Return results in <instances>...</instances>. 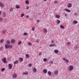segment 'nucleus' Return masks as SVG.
I'll return each instance as SVG.
<instances>
[{"instance_id": "36", "label": "nucleus", "mask_w": 79, "mask_h": 79, "mask_svg": "<svg viewBox=\"0 0 79 79\" xmlns=\"http://www.w3.org/2000/svg\"><path fill=\"white\" fill-rule=\"evenodd\" d=\"M44 32H47V29H46V28H44Z\"/></svg>"}, {"instance_id": "44", "label": "nucleus", "mask_w": 79, "mask_h": 79, "mask_svg": "<svg viewBox=\"0 0 79 79\" xmlns=\"http://www.w3.org/2000/svg\"><path fill=\"white\" fill-rule=\"evenodd\" d=\"M34 28H35L34 27H32V31H34Z\"/></svg>"}, {"instance_id": "45", "label": "nucleus", "mask_w": 79, "mask_h": 79, "mask_svg": "<svg viewBox=\"0 0 79 79\" xmlns=\"http://www.w3.org/2000/svg\"><path fill=\"white\" fill-rule=\"evenodd\" d=\"M54 2H55V3H57L58 1H55Z\"/></svg>"}, {"instance_id": "48", "label": "nucleus", "mask_w": 79, "mask_h": 79, "mask_svg": "<svg viewBox=\"0 0 79 79\" xmlns=\"http://www.w3.org/2000/svg\"><path fill=\"white\" fill-rule=\"evenodd\" d=\"M29 6H27V10L29 9Z\"/></svg>"}, {"instance_id": "2", "label": "nucleus", "mask_w": 79, "mask_h": 79, "mask_svg": "<svg viewBox=\"0 0 79 79\" xmlns=\"http://www.w3.org/2000/svg\"><path fill=\"white\" fill-rule=\"evenodd\" d=\"M2 60H3V62L4 63H6L7 62H6V58L4 57L2 59Z\"/></svg>"}, {"instance_id": "52", "label": "nucleus", "mask_w": 79, "mask_h": 79, "mask_svg": "<svg viewBox=\"0 0 79 79\" xmlns=\"http://www.w3.org/2000/svg\"><path fill=\"white\" fill-rule=\"evenodd\" d=\"M65 16H66V17H67V14H65Z\"/></svg>"}, {"instance_id": "28", "label": "nucleus", "mask_w": 79, "mask_h": 79, "mask_svg": "<svg viewBox=\"0 0 79 79\" xmlns=\"http://www.w3.org/2000/svg\"><path fill=\"white\" fill-rule=\"evenodd\" d=\"M22 43V41H19L18 43V44L19 45H21V43Z\"/></svg>"}, {"instance_id": "40", "label": "nucleus", "mask_w": 79, "mask_h": 79, "mask_svg": "<svg viewBox=\"0 0 79 79\" xmlns=\"http://www.w3.org/2000/svg\"><path fill=\"white\" fill-rule=\"evenodd\" d=\"M29 67H31V66H32V64H30L29 65Z\"/></svg>"}, {"instance_id": "33", "label": "nucleus", "mask_w": 79, "mask_h": 79, "mask_svg": "<svg viewBox=\"0 0 79 79\" xmlns=\"http://www.w3.org/2000/svg\"><path fill=\"white\" fill-rule=\"evenodd\" d=\"M65 61L66 63H69V60L68 59H66Z\"/></svg>"}, {"instance_id": "46", "label": "nucleus", "mask_w": 79, "mask_h": 79, "mask_svg": "<svg viewBox=\"0 0 79 79\" xmlns=\"http://www.w3.org/2000/svg\"><path fill=\"white\" fill-rule=\"evenodd\" d=\"M28 44L29 45H32V44H31V43H29Z\"/></svg>"}, {"instance_id": "15", "label": "nucleus", "mask_w": 79, "mask_h": 79, "mask_svg": "<svg viewBox=\"0 0 79 79\" xmlns=\"http://www.w3.org/2000/svg\"><path fill=\"white\" fill-rule=\"evenodd\" d=\"M52 74V73L51 72L49 71L48 72V74L49 75V76H51V74Z\"/></svg>"}, {"instance_id": "47", "label": "nucleus", "mask_w": 79, "mask_h": 79, "mask_svg": "<svg viewBox=\"0 0 79 79\" xmlns=\"http://www.w3.org/2000/svg\"><path fill=\"white\" fill-rule=\"evenodd\" d=\"M39 40H36V42L37 43H39Z\"/></svg>"}, {"instance_id": "18", "label": "nucleus", "mask_w": 79, "mask_h": 79, "mask_svg": "<svg viewBox=\"0 0 79 79\" xmlns=\"http://www.w3.org/2000/svg\"><path fill=\"white\" fill-rule=\"evenodd\" d=\"M16 8H17V9H18V8H20V6H19L18 5H16Z\"/></svg>"}, {"instance_id": "27", "label": "nucleus", "mask_w": 79, "mask_h": 79, "mask_svg": "<svg viewBox=\"0 0 79 79\" xmlns=\"http://www.w3.org/2000/svg\"><path fill=\"white\" fill-rule=\"evenodd\" d=\"M3 17H5V16H6V14H5V12H3Z\"/></svg>"}, {"instance_id": "4", "label": "nucleus", "mask_w": 79, "mask_h": 79, "mask_svg": "<svg viewBox=\"0 0 79 79\" xmlns=\"http://www.w3.org/2000/svg\"><path fill=\"white\" fill-rule=\"evenodd\" d=\"M68 8H71L72 6V4L71 3H69L67 5Z\"/></svg>"}, {"instance_id": "55", "label": "nucleus", "mask_w": 79, "mask_h": 79, "mask_svg": "<svg viewBox=\"0 0 79 79\" xmlns=\"http://www.w3.org/2000/svg\"><path fill=\"white\" fill-rule=\"evenodd\" d=\"M29 17V16L27 15L26 16V18H28Z\"/></svg>"}, {"instance_id": "37", "label": "nucleus", "mask_w": 79, "mask_h": 79, "mask_svg": "<svg viewBox=\"0 0 79 79\" xmlns=\"http://www.w3.org/2000/svg\"><path fill=\"white\" fill-rule=\"evenodd\" d=\"M74 48L75 50H77V46H75V47H74Z\"/></svg>"}, {"instance_id": "13", "label": "nucleus", "mask_w": 79, "mask_h": 79, "mask_svg": "<svg viewBox=\"0 0 79 79\" xmlns=\"http://www.w3.org/2000/svg\"><path fill=\"white\" fill-rule=\"evenodd\" d=\"M43 72H44V73L46 74V73H47V69H44V70L43 71Z\"/></svg>"}, {"instance_id": "39", "label": "nucleus", "mask_w": 79, "mask_h": 79, "mask_svg": "<svg viewBox=\"0 0 79 79\" xmlns=\"http://www.w3.org/2000/svg\"><path fill=\"white\" fill-rule=\"evenodd\" d=\"M24 35H27V33L26 32H25L24 33Z\"/></svg>"}, {"instance_id": "24", "label": "nucleus", "mask_w": 79, "mask_h": 79, "mask_svg": "<svg viewBox=\"0 0 79 79\" xmlns=\"http://www.w3.org/2000/svg\"><path fill=\"white\" fill-rule=\"evenodd\" d=\"M73 23H74V24H77V21H76V20H74L73 21Z\"/></svg>"}, {"instance_id": "3", "label": "nucleus", "mask_w": 79, "mask_h": 79, "mask_svg": "<svg viewBox=\"0 0 79 79\" xmlns=\"http://www.w3.org/2000/svg\"><path fill=\"white\" fill-rule=\"evenodd\" d=\"M10 46L11 47V45H8V44H6L5 46V47L6 48H10Z\"/></svg>"}, {"instance_id": "54", "label": "nucleus", "mask_w": 79, "mask_h": 79, "mask_svg": "<svg viewBox=\"0 0 79 79\" xmlns=\"http://www.w3.org/2000/svg\"><path fill=\"white\" fill-rule=\"evenodd\" d=\"M63 60H64L65 61V60H66L65 58H63Z\"/></svg>"}, {"instance_id": "6", "label": "nucleus", "mask_w": 79, "mask_h": 79, "mask_svg": "<svg viewBox=\"0 0 79 79\" xmlns=\"http://www.w3.org/2000/svg\"><path fill=\"white\" fill-rule=\"evenodd\" d=\"M11 42L12 44H15V39H13L11 40Z\"/></svg>"}, {"instance_id": "30", "label": "nucleus", "mask_w": 79, "mask_h": 79, "mask_svg": "<svg viewBox=\"0 0 79 79\" xmlns=\"http://www.w3.org/2000/svg\"><path fill=\"white\" fill-rule=\"evenodd\" d=\"M60 27L61 28V29H64V27H63L62 25H61L60 26Z\"/></svg>"}, {"instance_id": "50", "label": "nucleus", "mask_w": 79, "mask_h": 79, "mask_svg": "<svg viewBox=\"0 0 79 79\" xmlns=\"http://www.w3.org/2000/svg\"><path fill=\"white\" fill-rule=\"evenodd\" d=\"M11 45V46H9V48H11V46H12V45Z\"/></svg>"}, {"instance_id": "35", "label": "nucleus", "mask_w": 79, "mask_h": 79, "mask_svg": "<svg viewBox=\"0 0 79 79\" xmlns=\"http://www.w3.org/2000/svg\"><path fill=\"white\" fill-rule=\"evenodd\" d=\"M5 70V68H2L1 69L2 71H4Z\"/></svg>"}, {"instance_id": "58", "label": "nucleus", "mask_w": 79, "mask_h": 79, "mask_svg": "<svg viewBox=\"0 0 79 79\" xmlns=\"http://www.w3.org/2000/svg\"><path fill=\"white\" fill-rule=\"evenodd\" d=\"M44 0V1H47V0Z\"/></svg>"}, {"instance_id": "26", "label": "nucleus", "mask_w": 79, "mask_h": 79, "mask_svg": "<svg viewBox=\"0 0 79 79\" xmlns=\"http://www.w3.org/2000/svg\"><path fill=\"white\" fill-rule=\"evenodd\" d=\"M43 61L44 62H46V61H47V59L46 58H45L43 60Z\"/></svg>"}, {"instance_id": "31", "label": "nucleus", "mask_w": 79, "mask_h": 79, "mask_svg": "<svg viewBox=\"0 0 79 79\" xmlns=\"http://www.w3.org/2000/svg\"><path fill=\"white\" fill-rule=\"evenodd\" d=\"M26 58H29V56L28 54H27L26 55Z\"/></svg>"}, {"instance_id": "8", "label": "nucleus", "mask_w": 79, "mask_h": 79, "mask_svg": "<svg viewBox=\"0 0 79 79\" xmlns=\"http://www.w3.org/2000/svg\"><path fill=\"white\" fill-rule=\"evenodd\" d=\"M56 45L55 44H51L49 45V47H56Z\"/></svg>"}, {"instance_id": "43", "label": "nucleus", "mask_w": 79, "mask_h": 79, "mask_svg": "<svg viewBox=\"0 0 79 79\" xmlns=\"http://www.w3.org/2000/svg\"><path fill=\"white\" fill-rule=\"evenodd\" d=\"M42 52H40L39 53V55L40 56L42 55Z\"/></svg>"}, {"instance_id": "16", "label": "nucleus", "mask_w": 79, "mask_h": 79, "mask_svg": "<svg viewBox=\"0 0 79 79\" xmlns=\"http://www.w3.org/2000/svg\"><path fill=\"white\" fill-rule=\"evenodd\" d=\"M3 48L2 46H1L0 48V51H3Z\"/></svg>"}, {"instance_id": "41", "label": "nucleus", "mask_w": 79, "mask_h": 79, "mask_svg": "<svg viewBox=\"0 0 79 79\" xmlns=\"http://www.w3.org/2000/svg\"><path fill=\"white\" fill-rule=\"evenodd\" d=\"M69 44L70 45V44H71V42H68L67 43V45H69Z\"/></svg>"}, {"instance_id": "57", "label": "nucleus", "mask_w": 79, "mask_h": 79, "mask_svg": "<svg viewBox=\"0 0 79 79\" xmlns=\"http://www.w3.org/2000/svg\"><path fill=\"white\" fill-rule=\"evenodd\" d=\"M53 42H54L53 41H52V43H53Z\"/></svg>"}, {"instance_id": "10", "label": "nucleus", "mask_w": 79, "mask_h": 79, "mask_svg": "<svg viewBox=\"0 0 79 79\" xmlns=\"http://www.w3.org/2000/svg\"><path fill=\"white\" fill-rule=\"evenodd\" d=\"M64 10L66 11H67V12H71V10H69V9H64Z\"/></svg>"}, {"instance_id": "17", "label": "nucleus", "mask_w": 79, "mask_h": 79, "mask_svg": "<svg viewBox=\"0 0 79 79\" xmlns=\"http://www.w3.org/2000/svg\"><path fill=\"white\" fill-rule=\"evenodd\" d=\"M54 52L55 53H57L59 51L58 50H55L54 51Z\"/></svg>"}, {"instance_id": "42", "label": "nucleus", "mask_w": 79, "mask_h": 79, "mask_svg": "<svg viewBox=\"0 0 79 79\" xmlns=\"http://www.w3.org/2000/svg\"><path fill=\"white\" fill-rule=\"evenodd\" d=\"M3 41V39L1 40H0V42L2 43Z\"/></svg>"}, {"instance_id": "53", "label": "nucleus", "mask_w": 79, "mask_h": 79, "mask_svg": "<svg viewBox=\"0 0 79 79\" xmlns=\"http://www.w3.org/2000/svg\"><path fill=\"white\" fill-rule=\"evenodd\" d=\"M37 22L38 23H39V20H37Z\"/></svg>"}, {"instance_id": "22", "label": "nucleus", "mask_w": 79, "mask_h": 79, "mask_svg": "<svg viewBox=\"0 0 79 79\" xmlns=\"http://www.w3.org/2000/svg\"><path fill=\"white\" fill-rule=\"evenodd\" d=\"M23 74H25V75H28V72H26L23 73Z\"/></svg>"}, {"instance_id": "14", "label": "nucleus", "mask_w": 79, "mask_h": 79, "mask_svg": "<svg viewBox=\"0 0 79 79\" xmlns=\"http://www.w3.org/2000/svg\"><path fill=\"white\" fill-rule=\"evenodd\" d=\"M0 6H1V7H2V6H4V4H3V3L0 2Z\"/></svg>"}, {"instance_id": "23", "label": "nucleus", "mask_w": 79, "mask_h": 79, "mask_svg": "<svg viewBox=\"0 0 79 79\" xmlns=\"http://www.w3.org/2000/svg\"><path fill=\"white\" fill-rule=\"evenodd\" d=\"M10 11V12H12V11H13V8H10V10H9Z\"/></svg>"}, {"instance_id": "29", "label": "nucleus", "mask_w": 79, "mask_h": 79, "mask_svg": "<svg viewBox=\"0 0 79 79\" xmlns=\"http://www.w3.org/2000/svg\"><path fill=\"white\" fill-rule=\"evenodd\" d=\"M25 3H26V4H29V1H28V0H26V1H25Z\"/></svg>"}, {"instance_id": "19", "label": "nucleus", "mask_w": 79, "mask_h": 79, "mask_svg": "<svg viewBox=\"0 0 79 79\" xmlns=\"http://www.w3.org/2000/svg\"><path fill=\"white\" fill-rule=\"evenodd\" d=\"M58 70H56L54 72V73L56 75H57L58 74Z\"/></svg>"}, {"instance_id": "5", "label": "nucleus", "mask_w": 79, "mask_h": 79, "mask_svg": "<svg viewBox=\"0 0 79 79\" xmlns=\"http://www.w3.org/2000/svg\"><path fill=\"white\" fill-rule=\"evenodd\" d=\"M13 78H14V79H15L17 77V75H16V73H14L13 75Z\"/></svg>"}, {"instance_id": "32", "label": "nucleus", "mask_w": 79, "mask_h": 79, "mask_svg": "<svg viewBox=\"0 0 79 79\" xmlns=\"http://www.w3.org/2000/svg\"><path fill=\"white\" fill-rule=\"evenodd\" d=\"M6 30H5V31H2V34H5V31H6Z\"/></svg>"}, {"instance_id": "9", "label": "nucleus", "mask_w": 79, "mask_h": 79, "mask_svg": "<svg viewBox=\"0 0 79 79\" xmlns=\"http://www.w3.org/2000/svg\"><path fill=\"white\" fill-rule=\"evenodd\" d=\"M19 60L20 62H22L23 60V59L22 58L20 57L19 58Z\"/></svg>"}, {"instance_id": "21", "label": "nucleus", "mask_w": 79, "mask_h": 79, "mask_svg": "<svg viewBox=\"0 0 79 79\" xmlns=\"http://www.w3.org/2000/svg\"><path fill=\"white\" fill-rule=\"evenodd\" d=\"M57 24H59L60 23V21L59 20H57L56 21Z\"/></svg>"}, {"instance_id": "49", "label": "nucleus", "mask_w": 79, "mask_h": 79, "mask_svg": "<svg viewBox=\"0 0 79 79\" xmlns=\"http://www.w3.org/2000/svg\"><path fill=\"white\" fill-rule=\"evenodd\" d=\"M2 18H0V21H2Z\"/></svg>"}, {"instance_id": "11", "label": "nucleus", "mask_w": 79, "mask_h": 79, "mask_svg": "<svg viewBox=\"0 0 79 79\" xmlns=\"http://www.w3.org/2000/svg\"><path fill=\"white\" fill-rule=\"evenodd\" d=\"M6 43H7V44H10L11 42H10V41L7 40L6 41Z\"/></svg>"}, {"instance_id": "51", "label": "nucleus", "mask_w": 79, "mask_h": 79, "mask_svg": "<svg viewBox=\"0 0 79 79\" xmlns=\"http://www.w3.org/2000/svg\"><path fill=\"white\" fill-rule=\"evenodd\" d=\"M74 15H77V13H75L74 14Z\"/></svg>"}, {"instance_id": "7", "label": "nucleus", "mask_w": 79, "mask_h": 79, "mask_svg": "<svg viewBox=\"0 0 79 79\" xmlns=\"http://www.w3.org/2000/svg\"><path fill=\"white\" fill-rule=\"evenodd\" d=\"M9 65V68L10 69H12V65L11 64H8Z\"/></svg>"}, {"instance_id": "1", "label": "nucleus", "mask_w": 79, "mask_h": 79, "mask_svg": "<svg viewBox=\"0 0 79 79\" xmlns=\"http://www.w3.org/2000/svg\"><path fill=\"white\" fill-rule=\"evenodd\" d=\"M74 68V67H73V66L71 65L69 66V71H72V70H73V68Z\"/></svg>"}, {"instance_id": "56", "label": "nucleus", "mask_w": 79, "mask_h": 79, "mask_svg": "<svg viewBox=\"0 0 79 79\" xmlns=\"http://www.w3.org/2000/svg\"><path fill=\"white\" fill-rule=\"evenodd\" d=\"M2 14V12L1 11H0V15Z\"/></svg>"}, {"instance_id": "12", "label": "nucleus", "mask_w": 79, "mask_h": 79, "mask_svg": "<svg viewBox=\"0 0 79 79\" xmlns=\"http://www.w3.org/2000/svg\"><path fill=\"white\" fill-rule=\"evenodd\" d=\"M33 71L34 72H37V69L35 67H34L33 69Z\"/></svg>"}, {"instance_id": "59", "label": "nucleus", "mask_w": 79, "mask_h": 79, "mask_svg": "<svg viewBox=\"0 0 79 79\" xmlns=\"http://www.w3.org/2000/svg\"><path fill=\"white\" fill-rule=\"evenodd\" d=\"M25 39V40H26V38Z\"/></svg>"}, {"instance_id": "25", "label": "nucleus", "mask_w": 79, "mask_h": 79, "mask_svg": "<svg viewBox=\"0 0 79 79\" xmlns=\"http://www.w3.org/2000/svg\"><path fill=\"white\" fill-rule=\"evenodd\" d=\"M18 63V60H16L15 62H14V63L15 64H17V63Z\"/></svg>"}, {"instance_id": "38", "label": "nucleus", "mask_w": 79, "mask_h": 79, "mask_svg": "<svg viewBox=\"0 0 79 79\" xmlns=\"http://www.w3.org/2000/svg\"><path fill=\"white\" fill-rule=\"evenodd\" d=\"M49 64H53V61H49Z\"/></svg>"}, {"instance_id": "34", "label": "nucleus", "mask_w": 79, "mask_h": 79, "mask_svg": "<svg viewBox=\"0 0 79 79\" xmlns=\"http://www.w3.org/2000/svg\"><path fill=\"white\" fill-rule=\"evenodd\" d=\"M24 14H22L21 15V17H23L24 16Z\"/></svg>"}, {"instance_id": "20", "label": "nucleus", "mask_w": 79, "mask_h": 79, "mask_svg": "<svg viewBox=\"0 0 79 79\" xmlns=\"http://www.w3.org/2000/svg\"><path fill=\"white\" fill-rule=\"evenodd\" d=\"M55 17L56 18H59L60 17V16L59 15H55Z\"/></svg>"}]
</instances>
